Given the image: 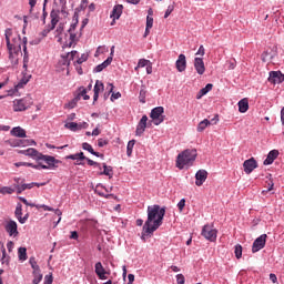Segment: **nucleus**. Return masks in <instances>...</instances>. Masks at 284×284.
Here are the masks:
<instances>
[{
  "label": "nucleus",
  "instance_id": "59",
  "mask_svg": "<svg viewBox=\"0 0 284 284\" xmlns=\"http://www.w3.org/2000/svg\"><path fill=\"white\" fill-rule=\"evenodd\" d=\"M29 216H30V214L27 213L24 216L20 217L19 223H21L23 225V223H26V221H28Z\"/></svg>",
  "mask_w": 284,
  "mask_h": 284
},
{
  "label": "nucleus",
  "instance_id": "23",
  "mask_svg": "<svg viewBox=\"0 0 284 284\" xmlns=\"http://www.w3.org/2000/svg\"><path fill=\"white\" fill-rule=\"evenodd\" d=\"M194 68L197 74H205V62L201 58L194 59Z\"/></svg>",
  "mask_w": 284,
  "mask_h": 284
},
{
  "label": "nucleus",
  "instance_id": "4",
  "mask_svg": "<svg viewBox=\"0 0 284 284\" xmlns=\"http://www.w3.org/2000/svg\"><path fill=\"white\" fill-rule=\"evenodd\" d=\"M196 149H186L178 155L176 168L183 170L185 166H190L196 161Z\"/></svg>",
  "mask_w": 284,
  "mask_h": 284
},
{
  "label": "nucleus",
  "instance_id": "54",
  "mask_svg": "<svg viewBox=\"0 0 284 284\" xmlns=\"http://www.w3.org/2000/svg\"><path fill=\"white\" fill-rule=\"evenodd\" d=\"M196 54H200L201 57H205V47H203V44L200 45Z\"/></svg>",
  "mask_w": 284,
  "mask_h": 284
},
{
  "label": "nucleus",
  "instance_id": "19",
  "mask_svg": "<svg viewBox=\"0 0 284 284\" xmlns=\"http://www.w3.org/2000/svg\"><path fill=\"white\" fill-rule=\"evenodd\" d=\"M195 185H197V187H201V185H203V182L207 181V171L199 170L195 174Z\"/></svg>",
  "mask_w": 284,
  "mask_h": 284
},
{
  "label": "nucleus",
  "instance_id": "61",
  "mask_svg": "<svg viewBox=\"0 0 284 284\" xmlns=\"http://www.w3.org/2000/svg\"><path fill=\"white\" fill-rule=\"evenodd\" d=\"M270 281H272V283H276V281H278V278L276 277V274L271 273L270 274Z\"/></svg>",
  "mask_w": 284,
  "mask_h": 284
},
{
  "label": "nucleus",
  "instance_id": "57",
  "mask_svg": "<svg viewBox=\"0 0 284 284\" xmlns=\"http://www.w3.org/2000/svg\"><path fill=\"white\" fill-rule=\"evenodd\" d=\"M12 145H14V148H19V146L26 145V144H23V141H21V140H14L12 142Z\"/></svg>",
  "mask_w": 284,
  "mask_h": 284
},
{
  "label": "nucleus",
  "instance_id": "9",
  "mask_svg": "<svg viewBox=\"0 0 284 284\" xmlns=\"http://www.w3.org/2000/svg\"><path fill=\"white\" fill-rule=\"evenodd\" d=\"M265 243H267V234H262L253 242V246H252L253 254H256V252H261V250L265 247Z\"/></svg>",
  "mask_w": 284,
  "mask_h": 284
},
{
  "label": "nucleus",
  "instance_id": "5",
  "mask_svg": "<svg viewBox=\"0 0 284 284\" xmlns=\"http://www.w3.org/2000/svg\"><path fill=\"white\" fill-rule=\"evenodd\" d=\"M32 106V98L24 97L22 99H17L13 101V111L14 112H26L28 108Z\"/></svg>",
  "mask_w": 284,
  "mask_h": 284
},
{
  "label": "nucleus",
  "instance_id": "20",
  "mask_svg": "<svg viewBox=\"0 0 284 284\" xmlns=\"http://www.w3.org/2000/svg\"><path fill=\"white\" fill-rule=\"evenodd\" d=\"M148 128V115H143L140 120V122L138 123L136 126V135L141 136V134H143V132H145V129Z\"/></svg>",
  "mask_w": 284,
  "mask_h": 284
},
{
  "label": "nucleus",
  "instance_id": "12",
  "mask_svg": "<svg viewBox=\"0 0 284 284\" xmlns=\"http://www.w3.org/2000/svg\"><path fill=\"white\" fill-rule=\"evenodd\" d=\"M51 24L43 31L44 36L52 32L54 28H57V23H59V11L52 10L50 13Z\"/></svg>",
  "mask_w": 284,
  "mask_h": 284
},
{
  "label": "nucleus",
  "instance_id": "51",
  "mask_svg": "<svg viewBox=\"0 0 284 284\" xmlns=\"http://www.w3.org/2000/svg\"><path fill=\"white\" fill-rule=\"evenodd\" d=\"M54 278L52 277V275L44 276V284H52Z\"/></svg>",
  "mask_w": 284,
  "mask_h": 284
},
{
  "label": "nucleus",
  "instance_id": "1",
  "mask_svg": "<svg viewBox=\"0 0 284 284\" xmlns=\"http://www.w3.org/2000/svg\"><path fill=\"white\" fill-rule=\"evenodd\" d=\"M4 37L7 41V48L9 52V60L11 63L17 65L19 63V55L21 54V45L24 52L23 57V68L28 70V63L30 61V57L28 55V38H23L21 40V36L19 33H14L12 29H7L4 31Z\"/></svg>",
  "mask_w": 284,
  "mask_h": 284
},
{
  "label": "nucleus",
  "instance_id": "14",
  "mask_svg": "<svg viewBox=\"0 0 284 284\" xmlns=\"http://www.w3.org/2000/svg\"><path fill=\"white\" fill-rule=\"evenodd\" d=\"M268 81H270V83H273L275 85H276V83H283L284 74L281 71H271Z\"/></svg>",
  "mask_w": 284,
  "mask_h": 284
},
{
  "label": "nucleus",
  "instance_id": "32",
  "mask_svg": "<svg viewBox=\"0 0 284 284\" xmlns=\"http://www.w3.org/2000/svg\"><path fill=\"white\" fill-rule=\"evenodd\" d=\"M14 214L16 219H18V221H21V217L23 216V206L21 205V203L17 204Z\"/></svg>",
  "mask_w": 284,
  "mask_h": 284
},
{
  "label": "nucleus",
  "instance_id": "48",
  "mask_svg": "<svg viewBox=\"0 0 284 284\" xmlns=\"http://www.w3.org/2000/svg\"><path fill=\"white\" fill-rule=\"evenodd\" d=\"M104 52H108V49L105 47H99L95 51V57L99 54H103Z\"/></svg>",
  "mask_w": 284,
  "mask_h": 284
},
{
  "label": "nucleus",
  "instance_id": "15",
  "mask_svg": "<svg viewBox=\"0 0 284 284\" xmlns=\"http://www.w3.org/2000/svg\"><path fill=\"white\" fill-rule=\"evenodd\" d=\"M175 68L178 72H185L187 68V60L185 59V54L181 53L175 62Z\"/></svg>",
  "mask_w": 284,
  "mask_h": 284
},
{
  "label": "nucleus",
  "instance_id": "21",
  "mask_svg": "<svg viewBox=\"0 0 284 284\" xmlns=\"http://www.w3.org/2000/svg\"><path fill=\"white\" fill-rule=\"evenodd\" d=\"M104 88H105V85H103V82H101L99 80L95 81V84L93 88V92H94L93 101L94 102L99 101V94H100V92H103Z\"/></svg>",
  "mask_w": 284,
  "mask_h": 284
},
{
  "label": "nucleus",
  "instance_id": "46",
  "mask_svg": "<svg viewBox=\"0 0 284 284\" xmlns=\"http://www.w3.org/2000/svg\"><path fill=\"white\" fill-rule=\"evenodd\" d=\"M176 283L178 284H185V276L183 274L176 275Z\"/></svg>",
  "mask_w": 284,
  "mask_h": 284
},
{
  "label": "nucleus",
  "instance_id": "17",
  "mask_svg": "<svg viewBox=\"0 0 284 284\" xmlns=\"http://www.w3.org/2000/svg\"><path fill=\"white\" fill-rule=\"evenodd\" d=\"M95 274L100 278V281H108V272L103 267V264L101 262L95 263Z\"/></svg>",
  "mask_w": 284,
  "mask_h": 284
},
{
  "label": "nucleus",
  "instance_id": "2",
  "mask_svg": "<svg viewBox=\"0 0 284 284\" xmlns=\"http://www.w3.org/2000/svg\"><path fill=\"white\" fill-rule=\"evenodd\" d=\"M148 219L143 225L142 236H152L159 227L163 225V219L165 217V207H161L159 204L148 206Z\"/></svg>",
  "mask_w": 284,
  "mask_h": 284
},
{
  "label": "nucleus",
  "instance_id": "29",
  "mask_svg": "<svg viewBox=\"0 0 284 284\" xmlns=\"http://www.w3.org/2000/svg\"><path fill=\"white\" fill-rule=\"evenodd\" d=\"M18 258H19V261H28V248L19 247L18 248Z\"/></svg>",
  "mask_w": 284,
  "mask_h": 284
},
{
  "label": "nucleus",
  "instance_id": "34",
  "mask_svg": "<svg viewBox=\"0 0 284 284\" xmlns=\"http://www.w3.org/2000/svg\"><path fill=\"white\" fill-rule=\"evenodd\" d=\"M64 128H67L68 130H71V132H77V130H79V123L69 122V123L64 124Z\"/></svg>",
  "mask_w": 284,
  "mask_h": 284
},
{
  "label": "nucleus",
  "instance_id": "45",
  "mask_svg": "<svg viewBox=\"0 0 284 284\" xmlns=\"http://www.w3.org/2000/svg\"><path fill=\"white\" fill-rule=\"evenodd\" d=\"M105 68H108L103 62L99 65H97L93 70V72H103V70H105Z\"/></svg>",
  "mask_w": 284,
  "mask_h": 284
},
{
  "label": "nucleus",
  "instance_id": "22",
  "mask_svg": "<svg viewBox=\"0 0 284 284\" xmlns=\"http://www.w3.org/2000/svg\"><path fill=\"white\" fill-rule=\"evenodd\" d=\"M276 159H278V150H272L271 152H268L263 163L264 165H272V163H274Z\"/></svg>",
  "mask_w": 284,
  "mask_h": 284
},
{
  "label": "nucleus",
  "instance_id": "6",
  "mask_svg": "<svg viewBox=\"0 0 284 284\" xmlns=\"http://www.w3.org/2000/svg\"><path fill=\"white\" fill-rule=\"evenodd\" d=\"M163 112H165L163 106H156L152 109L150 116L152 118L154 125H161V123H163Z\"/></svg>",
  "mask_w": 284,
  "mask_h": 284
},
{
  "label": "nucleus",
  "instance_id": "40",
  "mask_svg": "<svg viewBox=\"0 0 284 284\" xmlns=\"http://www.w3.org/2000/svg\"><path fill=\"white\" fill-rule=\"evenodd\" d=\"M145 94H148V91H145V88H142L140 90V95H139L140 103H145Z\"/></svg>",
  "mask_w": 284,
  "mask_h": 284
},
{
  "label": "nucleus",
  "instance_id": "13",
  "mask_svg": "<svg viewBox=\"0 0 284 284\" xmlns=\"http://www.w3.org/2000/svg\"><path fill=\"white\" fill-rule=\"evenodd\" d=\"M219 123V115L216 114L211 121L207 119H204L197 124V132H204L205 128L209 125H216Z\"/></svg>",
  "mask_w": 284,
  "mask_h": 284
},
{
  "label": "nucleus",
  "instance_id": "60",
  "mask_svg": "<svg viewBox=\"0 0 284 284\" xmlns=\"http://www.w3.org/2000/svg\"><path fill=\"white\" fill-rule=\"evenodd\" d=\"M70 239H73V241H77V239H79V233L77 231L71 232Z\"/></svg>",
  "mask_w": 284,
  "mask_h": 284
},
{
  "label": "nucleus",
  "instance_id": "18",
  "mask_svg": "<svg viewBox=\"0 0 284 284\" xmlns=\"http://www.w3.org/2000/svg\"><path fill=\"white\" fill-rule=\"evenodd\" d=\"M33 272V280L32 283H40L41 281H43V274L41 273V267H39V264H34L31 266Z\"/></svg>",
  "mask_w": 284,
  "mask_h": 284
},
{
  "label": "nucleus",
  "instance_id": "16",
  "mask_svg": "<svg viewBox=\"0 0 284 284\" xmlns=\"http://www.w3.org/2000/svg\"><path fill=\"white\" fill-rule=\"evenodd\" d=\"M121 14H123V4H116L111 13V26H114V23H116V19H121Z\"/></svg>",
  "mask_w": 284,
  "mask_h": 284
},
{
  "label": "nucleus",
  "instance_id": "35",
  "mask_svg": "<svg viewBox=\"0 0 284 284\" xmlns=\"http://www.w3.org/2000/svg\"><path fill=\"white\" fill-rule=\"evenodd\" d=\"M136 143V141L134 140H131L128 142V145H126V154L128 156H132V150H134V144Z\"/></svg>",
  "mask_w": 284,
  "mask_h": 284
},
{
  "label": "nucleus",
  "instance_id": "3",
  "mask_svg": "<svg viewBox=\"0 0 284 284\" xmlns=\"http://www.w3.org/2000/svg\"><path fill=\"white\" fill-rule=\"evenodd\" d=\"M22 154L26 156H31L36 161H44L47 165H42V170H57L59 168V163L61 161L57 160L52 155H43L42 153H39L36 149H27L24 151H21Z\"/></svg>",
  "mask_w": 284,
  "mask_h": 284
},
{
  "label": "nucleus",
  "instance_id": "39",
  "mask_svg": "<svg viewBox=\"0 0 284 284\" xmlns=\"http://www.w3.org/2000/svg\"><path fill=\"white\" fill-rule=\"evenodd\" d=\"M65 159H70L71 161H77L75 165H81V163L79 162V161H81L79 159V153L67 155Z\"/></svg>",
  "mask_w": 284,
  "mask_h": 284
},
{
  "label": "nucleus",
  "instance_id": "33",
  "mask_svg": "<svg viewBox=\"0 0 284 284\" xmlns=\"http://www.w3.org/2000/svg\"><path fill=\"white\" fill-rule=\"evenodd\" d=\"M234 254L236 258H241L243 256V246L241 244L235 245Z\"/></svg>",
  "mask_w": 284,
  "mask_h": 284
},
{
  "label": "nucleus",
  "instance_id": "43",
  "mask_svg": "<svg viewBox=\"0 0 284 284\" xmlns=\"http://www.w3.org/2000/svg\"><path fill=\"white\" fill-rule=\"evenodd\" d=\"M85 61H88V53H82L81 58L77 60V63L81 65V63H85Z\"/></svg>",
  "mask_w": 284,
  "mask_h": 284
},
{
  "label": "nucleus",
  "instance_id": "49",
  "mask_svg": "<svg viewBox=\"0 0 284 284\" xmlns=\"http://www.w3.org/2000/svg\"><path fill=\"white\" fill-rule=\"evenodd\" d=\"M33 185H37V187H41V185H45V183L39 184L37 182H32L27 184V190H32Z\"/></svg>",
  "mask_w": 284,
  "mask_h": 284
},
{
  "label": "nucleus",
  "instance_id": "11",
  "mask_svg": "<svg viewBox=\"0 0 284 284\" xmlns=\"http://www.w3.org/2000/svg\"><path fill=\"white\" fill-rule=\"evenodd\" d=\"M256 168H258V163L256 162V160L254 158H251L246 161H244L243 163V169L245 174H252V172H254V170H256Z\"/></svg>",
  "mask_w": 284,
  "mask_h": 284
},
{
  "label": "nucleus",
  "instance_id": "56",
  "mask_svg": "<svg viewBox=\"0 0 284 284\" xmlns=\"http://www.w3.org/2000/svg\"><path fill=\"white\" fill-rule=\"evenodd\" d=\"M7 248H8V252H12V250H14V242L9 241L7 243Z\"/></svg>",
  "mask_w": 284,
  "mask_h": 284
},
{
  "label": "nucleus",
  "instance_id": "55",
  "mask_svg": "<svg viewBox=\"0 0 284 284\" xmlns=\"http://www.w3.org/2000/svg\"><path fill=\"white\" fill-rule=\"evenodd\" d=\"M88 3H89L88 0H82L79 7L80 10H85V8H88Z\"/></svg>",
  "mask_w": 284,
  "mask_h": 284
},
{
  "label": "nucleus",
  "instance_id": "37",
  "mask_svg": "<svg viewBox=\"0 0 284 284\" xmlns=\"http://www.w3.org/2000/svg\"><path fill=\"white\" fill-rule=\"evenodd\" d=\"M82 149L87 152H90V154H94V149L92 148V144L88 142L82 143Z\"/></svg>",
  "mask_w": 284,
  "mask_h": 284
},
{
  "label": "nucleus",
  "instance_id": "30",
  "mask_svg": "<svg viewBox=\"0 0 284 284\" xmlns=\"http://www.w3.org/2000/svg\"><path fill=\"white\" fill-rule=\"evenodd\" d=\"M100 174H103L104 176H109V179H112L114 173L112 172V166H108V164L103 163V172Z\"/></svg>",
  "mask_w": 284,
  "mask_h": 284
},
{
  "label": "nucleus",
  "instance_id": "41",
  "mask_svg": "<svg viewBox=\"0 0 284 284\" xmlns=\"http://www.w3.org/2000/svg\"><path fill=\"white\" fill-rule=\"evenodd\" d=\"M88 94V90L85 88H80V97H83L84 101H89L90 99V95H87Z\"/></svg>",
  "mask_w": 284,
  "mask_h": 284
},
{
  "label": "nucleus",
  "instance_id": "53",
  "mask_svg": "<svg viewBox=\"0 0 284 284\" xmlns=\"http://www.w3.org/2000/svg\"><path fill=\"white\" fill-rule=\"evenodd\" d=\"M78 52L77 51H71L68 53L67 58L71 61H74V57H77Z\"/></svg>",
  "mask_w": 284,
  "mask_h": 284
},
{
  "label": "nucleus",
  "instance_id": "36",
  "mask_svg": "<svg viewBox=\"0 0 284 284\" xmlns=\"http://www.w3.org/2000/svg\"><path fill=\"white\" fill-rule=\"evenodd\" d=\"M0 194H14V189L10 186H0Z\"/></svg>",
  "mask_w": 284,
  "mask_h": 284
},
{
  "label": "nucleus",
  "instance_id": "7",
  "mask_svg": "<svg viewBox=\"0 0 284 284\" xmlns=\"http://www.w3.org/2000/svg\"><path fill=\"white\" fill-rule=\"evenodd\" d=\"M216 234H217L216 229H214L210 224L204 225L202 229V236H204L206 241H211V243H214V241H216Z\"/></svg>",
  "mask_w": 284,
  "mask_h": 284
},
{
  "label": "nucleus",
  "instance_id": "8",
  "mask_svg": "<svg viewBox=\"0 0 284 284\" xmlns=\"http://www.w3.org/2000/svg\"><path fill=\"white\" fill-rule=\"evenodd\" d=\"M4 230L9 236L17 239L19 236V225L14 220H9L4 224Z\"/></svg>",
  "mask_w": 284,
  "mask_h": 284
},
{
  "label": "nucleus",
  "instance_id": "26",
  "mask_svg": "<svg viewBox=\"0 0 284 284\" xmlns=\"http://www.w3.org/2000/svg\"><path fill=\"white\" fill-rule=\"evenodd\" d=\"M239 112L242 114H245L247 110H250V102L247 101V98L242 99L239 103Z\"/></svg>",
  "mask_w": 284,
  "mask_h": 284
},
{
  "label": "nucleus",
  "instance_id": "52",
  "mask_svg": "<svg viewBox=\"0 0 284 284\" xmlns=\"http://www.w3.org/2000/svg\"><path fill=\"white\" fill-rule=\"evenodd\" d=\"M178 207H179L180 212H183V209L185 207V199H182V200L178 203Z\"/></svg>",
  "mask_w": 284,
  "mask_h": 284
},
{
  "label": "nucleus",
  "instance_id": "28",
  "mask_svg": "<svg viewBox=\"0 0 284 284\" xmlns=\"http://www.w3.org/2000/svg\"><path fill=\"white\" fill-rule=\"evenodd\" d=\"M212 88H214L212 83L206 84L203 89L200 90V92L196 95V99H201L202 97H205L207 92H211Z\"/></svg>",
  "mask_w": 284,
  "mask_h": 284
},
{
  "label": "nucleus",
  "instance_id": "42",
  "mask_svg": "<svg viewBox=\"0 0 284 284\" xmlns=\"http://www.w3.org/2000/svg\"><path fill=\"white\" fill-rule=\"evenodd\" d=\"M174 12V4H170L165 11L164 19H168Z\"/></svg>",
  "mask_w": 284,
  "mask_h": 284
},
{
  "label": "nucleus",
  "instance_id": "64",
  "mask_svg": "<svg viewBox=\"0 0 284 284\" xmlns=\"http://www.w3.org/2000/svg\"><path fill=\"white\" fill-rule=\"evenodd\" d=\"M128 280H129L128 284H133L134 283V274H129Z\"/></svg>",
  "mask_w": 284,
  "mask_h": 284
},
{
  "label": "nucleus",
  "instance_id": "27",
  "mask_svg": "<svg viewBox=\"0 0 284 284\" xmlns=\"http://www.w3.org/2000/svg\"><path fill=\"white\" fill-rule=\"evenodd\" d=\"M12 136H18V139H26V130L21 126H16L11 130Z\"/></svg>",
  "mask_w": 284,
  "mask_h": 284
},
{
  "label": "nucleus",
  "instance_id": "38",
  "mask_svg": "<svg viewBox=\"0 0 284 284\" xmlns=\"http://www.w3.org/2000/svg\"><path fill=\"white\" fill-rule=\"evenodd\" d=\"M42 165H45L43 163H39V164H32V163H28L26 162V165L27 168H33V170H43V166Z\"/></svg>",
  "mask_w": 284,
  "mask_h": 284
},
{
  "label": "nucleus",
  "instance_id": "10",
  "mask_svg": "<svg viewBox=\"0 0 284 284\" xmlns=\"http://www.w3.org/2000/svg\"><path fill=\"white\" fill-rule=\"evenodd\" d=\"M79 23V20H77L75 22H73L68 32L70 34V42L67 44L69 48H72V44L73 43H77V41H79V33H75V30H77V26Z\"/></svg>",
  "mask_w": 284,
  "mask_h": 284
},
{
  "label": "nucleus",
  "instance_id": "47",
  "mask_svg": "<svg viewBox=\"0 0 284 284\" xmlns=\"http://www.w3.org/2000/svg\"><path fill=\"white\" fill-rule=\"evenodd\" d=\"M88 165H95V168H101V164L99 162H95L89 158L85 159Z\"/></svg>",
  "mask_w": 284,
  "mask_h": 284
},
{
  "label": "nucleus",
  "instance_id": "63",
  "mask_svg": "<svg viewBox=\"0 0 284 284\" xmlns=\"http://www.w3.org/2000/svg\"><path fill=\"white\" fill-rule=\"evenodd\" d=\"M146 74H152V62H149L146 67Z\"/></svg>",
  "mask_w": 284,
  "mask_h": 284
},
{
  "label": "nucleus",
  "instance_id": "50",
  "mask_svg": "<svg viewBox=\"0 0 284 284\" xmlns=\"http://www.w3.org/2000/svg\"><path fill=\"white\" fill-rule=\"evenodd\" d=\"M108 140H105V139H99L98 140V145H99V148H104V145H108Z\"/></svg>",
  "mask_w": 284,
  "mask_h": 284
},
{
  "label": "nucleus",
  "instance_id": "58",
  "mask_svg": "<svg viewBox=\"0 0 284 284\" xmlns=\"http://www.w3.org/2000/svg\"><path fill=\"white\" fill-rule=\"evenodd\" d=\"M55 32H57V37H59L60 34H63V24H59Z\"/></svg>",
  "mask_w": 284,
  "mask_h": 284
},
{
  "label": "nucleus",
  "instance_id": "31",
  "mask_svg": "<svg viewBox=\"0 0 284 284\" xmlns=\"http://www.w3.org/2000/svg\"><path fill=\"white\" fill-rule=\"evenodd\" d=\"M150 60L140 59L138 65L134 68L135 72H139L140 68H146L150 64Z\"/></svg>",
  "mask_w": 284,
  "mask_h": 284
},
{
  "label": "nucleus",
  "instance_id": "24",
  "mask_svg": "<svg viewBox=\"0 0 284 284\" xmlns=\"http://www.w3.org/2000/svg\"><path fill=\"white\" fill-rule=\"evenodd\" d=\"M105 186H103L102 184H98L95 186V194H99V196H103L104 199H116L114 194H105L103 192Z\"/></svg>",
  "mask_w": 284,
  "mask_h": 284
},
{
  "label": "nucleus",
  "instance_id": "62",
  "mask_svg": "<svg viewBox=\"0 0 284 284\" xmlns=\"http://www.w3.org/2000/svg\"><path fill=\"white\" fill-rule=\"evenodd\" d=\"M54 4L63 7L65 6V0H54Z\"/></svg>",
  "mask_w": 284,
  "mask_h": 284
},
{
  "label": "nucleus",
  "instance_id": "25",
  "mask_svg": "<svg viewBox=\"0 0 284 284\" xmlns=\"http://www.w3.org/2000/svg\"><path fill=\"white\" fill-rule=\"evenodd\" d=\"M13 181V187H16L18 194H21V192H26V190H28L27 184H21V178H14Z\"/></svg>",
  "mask_w": 284,
  "mask_h": 284
},
{
  "label": "nucleus",
  "instance_id": "44",
  "mask_svg": "<svg viewBox=\"0 0 284 284\" xmlns=\"http://www.w3.org/2000/svg\"><path fill=\"white\" fill-rule=\"evenodd\" d=\"M152 26H154V18L148 16L146 17V28L152 29Z\"/></svg>",
  "mask_w": 284,
  "mask_h": 284
}]
</instances>
